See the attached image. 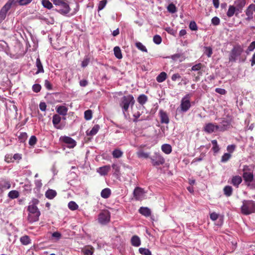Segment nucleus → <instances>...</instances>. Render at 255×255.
I'll list each match as a JSON object with an SVG mask.
<instances>
[{
  "mask_svg": "<svg viewBox=\"0 0 255 255\" xmlns=\"http://www.w3.org/2000/svg\"><path fill=\"white\" fill-rule=\"evenodd\" d=\"M110 213L108 211H103L99 216L98 220L101 224H106L110 220Z\"/></svg>",
  "mask_w": 255,
  "mask_h": 255,
  "instance_id": "nucleus-9",
  "label": "nucleus"
},
{
  "mask_svg": "<svg viewBox=\"0 0 255 255\" xmlns=\"http://www.w3.org/2000/svg\"><path fill=\"white\" fill-rule=\"evenodd\" d=\"M136 154L139 158H148L149 157L150 153L144 152L143 150L140 149L137 152Z\"/></svg>",
  "mask_w": 255,
  "mask_h": 255,
  "instance_id": "nucleus-26",
  "label": "nucleus"
},
{
  "mask_svg": "<svg viewBox=\"0 0 255 255\" xmlns=\"http://www.w3.org/2000/svg\"><path fill=\"white\" fill-rule=\"evenodd\" d=\"M68 111V108L63 106H60L56 108V112L61 115L66 116Z\"/></svg>",
  "mask_w": 255,
  "mask_h": 255,
  "instance_id": "nucleus-23",
  "label": "nucleus"
},
{
  "mask_svg": "<svg viewBox=\"0 0 255 255\" xmlns=\"http://www.w3.org/2000/svg\"><path fill=\"white\" fill-rule=\"evenodd\" d=\"M39 108L42 111H45L46 109V105L44 102H41L39 104Z\"/></svg>",
  "mask_w": 255,
  "mask_h": 255,
  "instance_id": "nucleus-64",
  "label": "nucleus"
},
{
  "mask_svg": "<svg viewBox=\"0 0 255 255\" xmlns=\"http://www.w3.org/2000/svg\"><path fill=\"white\" fill-rule=\"evenodd\" d=\"M123 155V152L119 148L115 149L113 151V157L116 158H119L122 157Z\"/></svg>",
  "mask_w": 255,
  "mask_h": 255,
  "instance_id": "nucleus-33",
  "label": "nucleus"
},
{
  "mask_svg": "<svg viewBox=\"0 0 255 255\" xmlns=\"http://www.w3.org/2000/svg\"><path fill=\"white\" fill-rule=\"evenodd\" d=\"M60 140L62 141L67 146V147L72 148L76 145V141L69 136H62L60 137Z\"/></svg>",
  "mask_w": 255,
  "mask_h": 255,
  "instance_id": "nucleus-10",
  "label": "nucleus"
},
{
  "mask_svg": "<svg viewBox=\"0 0 255 255\" xmlns=\"http://www.w3.org/2000/svg\"><path fill=\"white\" fill-rule=\"evenodd\" d=\"M235 12H236V14L239 13L234 5H229L228 10L227 12V16L229 17H232L234 15Z\"/></svg>",
  "mask_w": 255,
  "mask_h": 255,
  "instance_id": "nucleus-24",
  "label": "nucleus"
},
{
  "mask_svg": "<svg viewBox=\"0 0 255 255\" xmlns=\"http://www.w3.org/2000/svg\"><path fill=\"white\" fill-rule=\"evenodd\" d=\"M224 194L227 196L229 197L232 195L233 193V188L230 186H226L223 189Z\"/></svg>",
  "mask_w": 255,
  "mask_h": 255,
  "instance_id": "nucleus-34",
  "label": "nucleus"
},
{
  "mask_svg": "<svg viewBox=\"0 0 255 255\" xmlns=\"http://www.w3.org/2000/svg\"><path fill=\"white\" fill-rule=\"evenodd\" d=\"M43 20H44L48 24H52L54 23V20L53 18H50L49 19L46 18H42Z\"/></svg>",
  "mask_w": 255,
  "mask_h": 255,
  "instance_id": "nucleus-62",
  "label": "nucleus"
},
{
  "mask_svg": "<svg viewBox=\"0 0 255 255\" xmlns=\"http://www.w3.org/2000/svg\"><path fill=\"white\" fill-rule=\"evenodd\" d=\"M89 61H90L89 59H88L87 58L84 59L81 64L82 66L83 67H86L88 65Z\"/></svg>",
  "mask_w": 255,
  "mask_h": 255,
  "instance_id": "nucleus-63",
  "label": "nucleus"
},
{
  "mask_svg": "<svg viewBox=\"0 0 255 255\" xmlns=\"http://www.w3.org/2000/svg\"><path fill=\"white\" fill-rule=\"evenodd\" d=\"M161 150L165 153L168 154L172 151V147L170 144H164L161 146Z\"/></svg>",
  "mask_w": 255,
  "mask_h": 255,
  "instance_id": "nucleus-25",
  "label": "nucleus"
},
{
  "mask_svg": "<svg viewBox=\"0 0 255 255\" xmlns=\"http://www.w3.org/2000/svg\"><path fill=\"white\" fill-rule=\"evenodd\" d=\"M37 142V138L35 136L32 135L29 140V144L31 146H33Z\"/></svg>",
  "mask_w": 255,
  "mask_h": 255,
  "instance_id": "nucleus-52",
  "label": "nucleus"
},
{
  "mask_svg": "<svg viewBox=\"0 0 255 255\" xmlns=\"http://www.w3.org/2000/svg\"><path fill=\"white\" fill-rule=\"evenodd\" d=\"M53 4L59 7L57 11L62 14L69 12L70 8L66 0H52Z\"/></svg>",
  "mask_w": 255,
  "mask_h": 255,
  "instance_id": "nucleus-5",
  "label": "nucleus"
},
{
  "mask_svg": "<svg viewBox=\"0 0 255 255\" xmlns=\"http://www.w3.org/2000/svg\"><path fill=\"white\" fill-rule=\"evenodd\" d=\"M84 255H93L94 249L91 247H86L82 250Z\"/></svg>",
  "mask_w": 255,
  "mask_h": 255,
  "instance_id": "nucleus-28",
  "label": "nucleus"
},
{
  "mask_svg": "<svg viewBox=\"0 0 255 255\" xmlns=\"http://www.w3.org/2000/svg\"><path fill=\"white\" fill-rule=\"evenodd\" d=\"M61 120V118L59 115H54L53 116L52 118V123L54 125V127L57 128L61 129L64 127V125H59V124L60 123V121Z\"/></svg>",
  "mask_w": 255,
  "mask_h": 255,
  "instance_id": "nucleus-15",
  "label": "nucleus"
},
{
  "mask_svg": "<svg viewBox=\"0 0 255 255\" xmlns=\"http://www.w3.org/2000/svg\"><path fill=\"white\" fill-rule=\"evenodd\" d=\"M241 211V213L245 215L255 213V202L253 200H244Z\"/></svg>",
  "mask_w": 255,
  "mask_h": 255,
  "instance_id": "nucleus-3",
  "label": "nucleus"
},
{
  "mask_svg": "<svg viewBox=\"0 0 255 255\" xmlns=\"http://www.w3.org/2000/svg\"><path fill=\"white\" fill-rule=\"evenodd\" d=\"M100 128L99 125H95L90 131H87V134L89 135H93L96 134Z\"/></svg>",
  "mask_w": 255,
  "mask_h": 255,
  "instance_id": "nucleus-36",
  "label": "nucleus"
},
{
  "mask_svg": "<svg viewBox=\"0 0 255 255\" xmlns=\"http://www.w3.org/2000/svg\"><path fill=\"white\" fill-rule=\"evenodd\" d=\"M190 95L187 94L182 99L180 104V108L181 111L185 112L187 111L190 108L191 104L190 102Z\"/></svg>",
  "mask_w": 255,
  "mask_h": 255,
  "instance_id": "nucleus-7",
  "label": "nucleus"
},
{
  "mask_svg": "<svg viewBox=\"0 0 255 255\" xmlns=\"http://www.w3.org/2000/svg\"><path fill=\"white\" fill-rule=\"evenodd\" d=\"M231 157V155L228 153H225L222 156L221 158V162H227Z\"/></svg>",
  "mask_w": 255,
  "mask_h": 255,
  "instance_id": "nucleus-49",
  "label": "nucleus"
},
{
  "mask_svg": "<svg viewBox=\"0 0 255 255\" xmlns=\"http://www.w3.org/2000/svg\"><path fill=\"white\" fill-rule=\"evenodd\" d=\"M84 118L86 120H90L92 118V112L90 110H87L84 113Z\"/></svg>",
  "mask_w": 255,
  "mask_h": 255,
  "instance_id": "nucleus-45",
  "label": "nucleus"
},
{
  "mask_svg": "<svg viewBox=\"0 0 255 255\" xmlns=\"http://www.w3.org/2000/svg\"><path fill=\"white\" fill-rule=\"evenodd\" d=\"M138 211L140 214L145 217H149L151 215V211L147 207H141Z\"/></svg>",
  "mask_w": 255,
  "mask_h": 255,
  "instance_id": "nucleus-22",
  "label": "nucleus"
},
{
  "mask_svg": "<svg viewBox=\"0 0 255 255\" xmlns=\"http://www.w3.org/2000/svg\"><path fill=\"white\" fill-rule=\"evenodd\" d=\"M212 144H213L212 150L214 152V153H217L219 150L220 148L218 144L217 141L215 139L212 140L211 141Z\"/></svg>",
  "mask_w": 255,
  "mask_h": 255,
  "instance_id": "nucleus-39",
  "label": "nucleus"
},
{
  "mask_svg": "<svg viewBox=\"0 0 255 255\" xmlns=\"http://www.w3.org/2000/svg\"><path fill=\"white\" fill-rule=\"evenodd\" d=\"M255 49V41H253L248 46L246 53L248 54L249 52L253 51Z\"/></svg>",
  "mask_w": 255,
  "mask_h": 255,
  "instance_id": "nucleus-50",
  "label": "nucleus"
},
{
  "mask_svg": "<svg viewBox=\"0 0 255 255\" xmlns=\"http://www.w3.org/2000/svg\"><path fill=\"white\" fill-rule=\"evenodd\" d=\"M36 67L38 69L37 72H36V74H37L39 73H43L44 69L43 68V66H42V63L40 61V60L39 58H37L36 59Z\"/></svg>",
  "mask_w": 255,
  "mask_h": 255,
  "instance_id": "nucleus-29",
  "label": "nucleus"
},
{
  "mask_svg": "<svg viewBox=\"0 0 255 255\" xmlns=\"http://www.w3.org/2000/svg\"><path fill=\"white\" fill-rule=\"evenodd\" d=\"M32 0H18V2L21 5H26L31 2Z\"/></svg>",
  "mask_w": 255,
  "mask_h": 255,
  "instance_id": "nucleus-58",
  "label": "nucleus"
},
{
  "mask_svg": "<svg viewBox=\"0 0 255 255\" xmlns=\"http://www.w3.org/2000/svg\"><path fill=\"white\" fill-rule=\"evenodd\" d=\"M242 181V177L240 176L237 175L233 177L231 183L236 187H238L239 185L241 183Z\"/></svg>",
  "mask_w": 255,
  "mask_h": 255,
  "instance_id": "nucleus-20",
  "label": "nucleus"
},
{
  "mask_svg": "<svg viewBox=\"0 0 255 255\" xmlns=\"http://www.w3.org/2000/svg\"><path fill=\"white\" fill-rule=\"evenodd\" d=\"M27 137V135L26 132H21L18 136V138L21 142H24L26 139Z\"/></svg>",
  "mask_w": 255,
  "mask_h": 255,
  "instance_id": "nucleus-51",
  "label": "nucleus"
},
{
  "mask_svg": "<svg viewBox=\"0 0 255 255\" xmlns=\"http://www.w3.org/2000/svg\"><path fill=\"white\" fill-rule=\"evenodd\" d=\"M204 54L208 57H210L213 53V50L211 47H204Z\"/></svg>",
  "mask_w": 255,
  "mask_h": 255,
  "instance_id": "nucleus-42",
  "label": "nucleus"
},
{
  "mask_svg": "<svg viewBox=\"0 0 255 255\" xmlns=\"http://www.w3.org/2000/svg\"><path fill=\"white\" fill-rule=\"evenodd\" d=\"M136 47L139 49L140 50L143 52H147V50L145 46L143 45L141 42H138L135 43Z\"/></svg>",
  "mask_w": 255,
  "mask_h": 255,
  "instance_id": "nucleus-44",
  "label": "nucleus"
},
{
  "mask_svg": "<svg viewBox=\"0 0 255 255\" xmlns=\"http://www.w3.org/2000/svg\"><path fill=\"white\" fill-rule=\"evenodd\" d=\"M8 197L11 199L16 198L19 196V193L16 190H12L8 193Z\"/></svg>",
  "mask_w": 255,
  "mask_h": 255,
  "instance_id": "nucleus-43",
  "label": "nucleus"
},
{
  "mask_svg": "<svg viewBox=\"0 0 255 255\" xmlns=\"http://www.w3.org/2000/svg\"><path fill=\"white\" fill-rule=\"evenodd\" d=\"M151 163L153 166H157L163 165L165 162V159L159 153L156 152L154 155L150 157Z\"/></svg>",
  "mask_w": 255,
  "mask_h": 255,
  "instance_id": "nucleus-6",
  "label": "nucleus"
},
{
  "mask_svg": "<svg viewBox=\"0 0 255 255\" xmlns=\"http://www.w3.org/2000/svg\"><path fill=\"white\" fill-rule=\"evenodd\" d=\"M110 169V167L109 166H105L99 168L97 171L101 175H104L108 173Z\"/></svg>",
  "mask_w": 255,
  "mask_h": 255,
  "instance_id": "nucleus-30",
  "label": "nucleus"
},
{
  "mask_svg": "<svg viewBox=\"0 0 255 255\" xmlns=\"http://www.w3.org/2000/svg\"><path fill=\"white\" fill-rule=\"evenodd\" d=\"M41 87L40 85L36 84H34L32 86V90L34 92L36 93L39 92L41 90Z\"/></svg>",
  "mask_w": 255,
  "mask_h": 255,
  "instance_id": "nucleus-56",
  "label": "nucleus"
},
{
  "mask_svg": "<svg viewBox=\"0 0 255 255\" xmlns=\"http://www.w3.org/2000/svg\"><path fill=\"white\" fill-rule=\"evenodd\" d=\"M189 28L192 30H197L198 29L197 25L195 21H191L189 24Z\"/></svg>",
  "mask_w": 255,
  "mask_h": 255,
  "instance_id": "nucleus-55",
  "label": "nucleus"
},
{
  "mask_svg": "<svg viewBox=\"0 0 255 255\" xmlns=\"http://www.w3.org/2000/svg\"><path fill=\"white\" fill-rule=\"evenodd\" d=\"M243 173L253 172V170L248 165H244L243 167Z\"/></svg>",
  "mask_w": 255,
  "mask_h": 255,
  "instance_id": "nucleus-61",
  "label": "nucleus"
},
{
  "mask_svg": "<svg viewBox=\"0 0 255 255\" xmlns=\"http://www.w3.org/2000/svg\"><path fill=\"white\" fill-rule=\"evenodd\" d=\"M246 3V0H236L234 2L235 8L238 13H241Z\"/></svg>",
  "mask_w": 255,
  "mask_h": 255,
  "instance_id": "nucleus-16",
  "label": "nucleus"
},
{
  "mask_svg": "<svg viewBox=\"0 0 255 255\" xmlns=\"http://www.w3.org/2000/svg\"><path fill=\"white\" fill-rule=\"evenodd\" d=\"M107 2V0H103L100 1L99 6H98V10H102L104 8L105 6L106 3Z\"/></svg>",
  "mask_w": 255,
  "mask_h": 255,
  "instance_id": "nucleus-54",
  "label": "nucleus"
},
{
  "mask_svg": "<svg viewBox=\"0 0 255 255\" xmlns=\"http://www.w3.org/2000/svg\"><path fill=\"white\" fill-rule=\"evenodd\" d=\"M244 51V49L242 46L237 44L235 45L231 51L229 60L231 62H236L238 59L241 61L240 56ZM245 60H242V61H244Z\"/></svg>",
  "mask_w": 255,
  "mask_h": 255,
  "instance_id": "nucleus-4",
  "label": "nucleus"
},
{
  "mask_svg": "<svg viewBox=\"0 0 255 255\" xmlns=\"http://www.w3.org/2000/svg\"><path fill=\"white\" fill-rule=\"evenodd\" d=\"M145 194L143 189L140 187L135 188L133 191L134 197L137 200H142L145 196Z\"/></svg>",
  "mask_w": 255,
  "mask_h": 255,
  "instance_id": "nucleus-12",
  "label": "nucleus"
},
{
  "mask_svg": "<svg viewBox=\"0 0 255 255\" xmlns=\"http://www.w3.org/2000/svg\"><path fill=\"white\" fill-rule=\"evenodd\" d=\"M153 40L155 44H159L161 43L162 39L159 35H156L153 37Z\"/></svg>",
  "mask_w": 255,
  "mask_h": 255,
  "instance_id": "nucleus-53",
  "label": "nucleus"
},
{
  "mask_svg": "<svg viewBox=\"0 0 255 255\" xmlns=\"http://www.w3.org/2000/svg\"><path fill=\"white\" fill-rule=\"evenodd\" d=\"M243 177L246 182L251 183L253 181L254 179V175L253 172H245L243 173Z\"/></svg>",
  "mask_w": 255,
  "mask_h": 255,
  "instance_id": "nucleus-18",
  "label": "nucleus"
},
{
  "mask_svg": "<svg viewBox=\"0 0 255 255\" xmlns=\"http://www.w3.org/2000/svg\"><path fill=\"white\" fill-rule=\"evenodd\" d=\"M20 241L24 245H27L30 242V240L28 236H24L20 238Z\"/></svg>",
  "mask_w": 255,
  "mask_h": 255,
  "instance_id": "nucleus-40",
  "label": "nucleus"
},
{
  "mask_svg": "<svg viewBox=\"0 0 255 255\" xmlns=\"http://www.w3.org/2000/svg\"><path fill=\"white\" fill-rule=\"evenodd\" d=\"M231 122L228 120L224 119L218 125L219 131H224L230 128Z\"/></svg>",
  "mask_w": 255,
  "mask_h": 255,
  "instance_id": "nucleus-14",
  "label": "nucleus"
},
{
  "mask_svg": "<svg viewBox=\"0 0 255 255\" xmlns=\"http://www.w3.org/2000/svg\"><path fill=\"white\" fill-rule=\"evenodd\" d=\"M111 193V190L109 188H105L102 191L101 195L104 198H107L110 196Z\"/></svg>",
  "mask_w": 255,
  "mask_h": 255,
  "instance_id": "nucleus-37",
  "label": "nucleus"
},
{
  "mask_svg": "<svg viewBox=\"0 0 255 255\" xmlns=\"http://www.w3.org/2000/svg\"><path fill=\"white\" fill-rule=\"evenodd\" d=\"M114 52L115 56L119 59H121L123 58L122 51L120 48L119 46H116L114 48Z\"/></svg>",
  "mask_w": 255,
  "mask_h": 255,
  "instance_id": "nucleus-31",
  "label": "nucleus"
},
{
  "mask_svg": "<svg viewBox=\"0 0 255 255\" xmlns=\"http://www.w3.org/2000/svg\"><path fill=\"white\" fill-rule=\"evenodd\" d=\"M147 101V97L144 94L139 95L137 98V102L141 105H144Z\"/></svg>",
  "mask_w": 255,
  "mask_h": 255,
  "instance_id": "nucleus-35",
  "label": "nucleus"
},
{
  "mask_svg": "<svg viewBox=\"0 0 255 255\" xmlns=\"http://www.w3.org/2000/svg\"><path fill=\"white\" fill-rule=\"evenodd\" d=\"M167 10L171 13H174L176 11V7L173 3H170L167 7Z\"/></svg>",
  "mask_w": 255,
  "mask_h": 255,
  "instance_id": "nucleus-48",
  "label": "nucleus"
},
{
  "mask_svg": "<svg viewBox=\"0 0 255 255\" xmlns=\"http://www.w3.org/2000/svg\"><path fill=\"white\" fill-rule=\"evenodd\" d=\"M204 131L207 133H211L216 131H219L218 125L213 123H208L205 125L204 128Z\"/></svg>",
  "mask_w": 255,
  "mask_h": 255,
  "instance_id": "nucleus-13",
  "label": "nucleus"
},
{
  "mask_svg": "<svg viewBox=\"0 0 255 255\" xmlns=\"http://www.w3.org/2000/svg\"><path fill=\"white\" fill-rule=\"evenodd\" d=\"M167 78V74L164 72L160 73L156 77V81L159 83L164 81Z\"/></svg>",
  "mask_w": 255,
  "mask_h": 255,
  "instance_id": "nucleus-32",
  "label": "nucleus"
},
{
  "mask_svg": "<svg viewBox=\"0 0 255 255\" xmlns=\"http://www.w3.org/2000/svg\"><path fill=\"white\" fill-rule=\"evenodd\" d=\"M219 215L217 213L213 212L210 214V219L213 221H215L218 218Z\"/></svg>",
  "mask_w": 255,
  "mask_h": 255,
  "instance_id": "nucleus-60",
  "label": "nucleus"
},
{
  "mask_svg": "<svg viewBox=\"0 0 255 255\" xmlns=\"http://www.w3.org/2000/svg\"><path fill=\"white\" fill-rule=\"evenodd\" d=\"M12 2V1L7 2L1 9L0 11V22L5 19L8 10L11 7Z\"/></svg>",
  "mask_w": 255,
  "mask_h": 255,
  "instance_id": "nucleus-11",
  "label": "nucleus"
},
{
  "mask_svg": "<svg viewBox=\"0 0 255 255\" xmlns=\"http://www.w3.org/2000/svg\"><path fill=\"white\" fill-rule=\"evenodd\" d=\"M131 244L134 247H139L141 244V241L139 237L136 235L132 236L131 238Z\"/></svg>",
  "mask_w": 255,
  "mask_h": 255,
  "instance_id": "nucleus-19",
  "label": "nucleus"
},
{
  "mask_svg": "<svg viewBox=\"0 0 255 255\" xmlns=\"http://www.w3.org/2000/svg\"><path fill=\"white\" fill-rule=\"evenodd\" d=\"M220 22V20L218 17L215 16L212 19V23L214 25H219Z\"/></svg>",
  "mask_w": 255,
  "mask_h": 255,
  "instance_id": "nucleus-57",
  "label": "nucleus"
},
{
  "mask_svg": "<svg viewBox=\"0 0 255 255\" xmlns=\"http://www.w3.org/2000/svg\"><path fill=\"white\" fill-rule=\"evenodd\" d=\"M42 4L44 7L49 9L53 7L52 3L49 0H42Z\"/></svg>",
  "mask_w": 255,
  "mask_h": 255,
  "instance_id": "nucleus-38",
  "label": "nucleus"
},
{
  "mask_svg": "<svg viewBox=\"0 0 255 255\" xmlns=\"http://www.w3.org/2000/svg\"><path fill=\"white\" fill-rule=\"evenodd\" d=\"M38 203L39 200L35 198L32 199L29 203L27 207V211H28L27 220L30 223L36 222L39 220L40 212L36 206Z\"/></svg>",
  "mask_w": 255,
  "mask_h": 255,
  "instance_id": "nucleus-1",
  "label": "nucleus"
},
{
  "mask_svg": "<svg viewBox=\"0 0 255 255\" xmlns=\"http://www.w3.org/2000/svg\"><path fill=\"white\" fill-rule=\"evenodd\" d=\"M113 169L115 170V172L114 174V175L115 176V177L117 179H119L120 177V173L119 167L113 165Z\"/></svg>",
  "mask_w": 255,
  "mask_h": 255,
  "instance_id": "nucleus-47",
  "label": "nucleus"
},
{
  "mask_svg": "<svg viewBox=\"0 0 255 255\" xmlns=\"http://www.w3.org/2000/svg\"><path fill=\"white\" fill-rule=\"evenodd\" d=\"M204 66L202 64L199 63L193 65L191 69V71L197 72V75L195 74H194L195 76L194 81L197 82L200 80V76L202 75L203 72L202 69H203Z\"/></svg>",
  "mask_w": 255,
  "mask_h": 255,
  "instance_id": "nucleus-8",
  "label": "nucleus"
},
{
  "mask_svg": "<svg viewBox=\"0 0 255 255\" xmlns=\"http://www.w3.org/2000/svg\"><path fill=\"white\" fill-rule=\"evenodd\" d=\"M215 91L217 93H219L221 95H225L226 94V91L224 89H222V88H216L215 89Z\"/></svg>",
  "mask_w": 255,
  "mask_h": 255,
  "instance_id": "nucleus-59",
  "label": "nucleus"
},
{
  "mask_svg": "<svg viewBox=\"0 0 255 255\" xmlns=\"http://www.w3.org/2000/svg\"><path fill=\"white\" fill-rule=\"evenodd\" d=\"M159 114L161 123L162 124H168L169 120L167 113L162 110H160Z\"/></svg>",
  "mask_w": 255,
  "mask_h": 255,
  "instance_id": "nucleus-17",
  "label": "nucleus"
},
{
  "mask_svg": "<svg viewBox=\"0 0 255 255\" xmlns=\"http://www.w3.org/2000/svg\"><path fill=\"white\" fill-rule=\"evenodd\" d=\"M68 207L71 210H75L78 208V205L74 201H70L68 203Z\"/></svg>",
  "mask_w": 255,
  "mask_h": 255,
  "instance_id": "nucleus-46",
  "label": "nucleus"
},
{
  "mask_svg": "<svg viewBox=\"0 0 255 255\" xmlns=\"http://www.w3.org/2000/svg\"><path fill=\"white\" fill-rule=\"evenodd\" d=\"M139 252L142 255H151V252L147 249L140 248L138 250Z\"/></svg>",
  "mask_w": 255,
  "mask_h": 255,
  "instance_id": "nucleus-41",
  "label": "nucleus"
},
{
  "mask_svg": "<svg viewBox=\"0 0 255 255\" xmlns=\"http://www.w3.org/2000/svg\"><path fill=\"white\" fill-rule=\"evenodd\" d=\"M253 9H252L250 4L245 11L246 14L247 16V17L246 18L247 20L249 21L253 18Z\"/></svg>",
  "mask_w": 255,
  "mask_h": 255,
  "instance_id": "nucleus-21",
  "label": "nucleus"
},
{
  "mask_svg": "<svg viewBox=\"0 0 255 255\" xmlns=\"http://www.w3.org/2000/svg\"><path fill=\"white\" fill-rule=\"evenodd\" d=\"M56 191L52 189H49L45 193L46 197L49 199L54 198L56 196Z\"/></svg>",
  "mask_w": 255,
  "mask_h": 255,
  "instance_id": "nucleus-27",
  "label": "nucleus"
},
{
  "mask_svg": "<svg viewBox=\"0 0 255 255\" xmlns=\"http://www.w3.org/2000/svg\"><path fill=\"white\" fill-rule=\"evenodd\" d=\"M134 103V99L131 95L125 96L122 98L120 105L125 115H126V113L128 111L129 107H130L131 109L132 108Z\"/></svg>",
  "mask_w": 255,
  "mask_h": 255,
  "instance_id": "nucleus-2",
  "label": "nucleus"
}]
</instances>
